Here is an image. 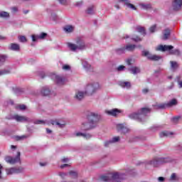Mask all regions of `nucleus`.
<instances>
[{
  "label": "nucleus",
  "mask_w": 182,
  "mask_h": 182,
  "mask_svg": "<svg viewBox=\"0 0 182 182\" xmlns=\"http://www.w3.org/2000/svg\"><path fill=\"white\" fill-rule=\"evenodd\" d=\"M87 122H83L81 126L82 130L85 132L92 130L97 127V123L102 120V115L97 112H89L86 116Z\"/></svg>",
  "instance_id": "obj_1"
},
{
  "label": "nucleus",
  "mask_w": 182,
  "mask_h": 182,
  "mask_svg": "<svg viewBox=\"0 0 182 182\" xmlns=\"http://www.w3.org/2000/svg\"><path fill=\"white\" fill-rule=\"evenodd\" d=\"M75 43L76 44H73L72 43H68V46L70 50H72L73 52H76V50H85V49L87 48V46L85 43L83 37H77V38H75Z\"/></svg>",
  "instance_id": "obj_2"
},
{
  "label": "nucleus",
  "mask_w": 182,
  "mask_h": 182,
  "mask_svg": "<svg viewBox=\"0 0 182 182\" xmlns=\"http://www.w3.org/2000/svg\"><path fill=\"white\" fill-rule=\"evenodd\" d=\"M151 109L150 108H142L137 113H132L129 115V119H132L133 120H139V122H143V119L146 117L148 113H150Z\"/></svg>",
  "instance_id": "obj_3"
},
{
  "label": "nucleus",
  "mask_w": 182,
  "mask_h": 182,
  "mask_svg": "<svg viewBox=\"0 0 182 182\" xmlns=\"http://www.w3.org/2000/svg\"><path fill=\"white\" fill-rule=\"evenodd\" d=\"M172 159L170 157L159 158L155 157L151 160L146 161L148 166H152V167H159L160 164H164V163H171Z\"/></svg>",
  "instance_id": "obj_4"
},
{
  "label": "nucleus",
  "mask_w": 182,
  "mask_h": 182,
  "mask_svg": "<svg viewBox=\"0 0 182 182\" xmlns=\"http://www.w3.org/2000/svg\"><path fill=\"white\" fill-rule=\"evenodd\" d=\"M174 49V47L173 46H167V45H160L158 47L156 48V50H160L161 52H166V50H170L169 53L171 55H176V56H180L181 55V53L180 52V50L178 49Z\"/></svg>",
  "instance_id": "obj_5"
},
{
  "label": "nucleus",
  "mask_w": 182,
  "mask_h": 182,
  "mask_svg": "<svg viewBox=\"0 0 182 182\" xmlns=\"http://www.w3.org/2000/svg\"><path fill=\"white\" fill-rule=\"evenodd\" d=\"M99 89H100V85H99L97 82L89 84L85 87V95H88V96H92V95L96 93Z\"/></svg>",
  "instance_id": "obj_6"
},
{
  "label": "nucleus",
  "mask_w": 182,
  "mask_h": 182,
  "mask_svg": "<svg viewBox=\"0 0 182 182\" xmlns=\"http://www.w3.org/2000/svg\"><path fill=\"white\" fill-rule=\"evenodd\" d=\"M4 160L6 163H8L9 164H16V163H19V161H21V152L18 151L15 158L6 156L4 157Z\"/></svg>",
  "instance_id": "obj_7"
},
{
  "label": "nucleus",
  "mask_w": 182,
  "mask_h": 182,
  "mask_svg": "<svg viewBox=\"0 0 182 182\" xmlns=\"http://www.w3.org/2000/svg\"><path fill=\"white\" fill-rule=\"evenodd\" d=\"M7 176H12V174H19L23 173V167H12L6 168Z\"/></svg>",
  "instance_id": "obj_8"
},
{
  "label": "nucleus",
  "mask_w": 182,
  "mask_h": 182,
  "mask_svg": "<svg viewBox=\"0 0 182 182\" xmlns=\"http://www.w3.org/2000/svg\"><path fill=\"white\" fill-rule=\"evenodd\" d=\"M14 120H16L17 122H20V123H25V122H32V120L27 117H25V116H21V115H18V114H16L14 116L12 117V118Z\"/></svg>",
  "instance_id": "obj_9"
},
{
  "label": "nucleus",
  "mask_w": 182,
  "mask_h": 182,
  "mask_svg": "<svg viewBox=\"0 0 182 182\" xmlns=\"http://www.w3.org/2000/svg\"><path fill=\"white\" fill-rule=\"evenodd\" d=\"M142 55L143 56H146L149 60H160V59H161V56L156 55H151L147 50H143L142 51Z\"/></svg>",
  "instance_id": "obj_10"
},
{
  "label": "nucleus",
  "mask_w": 182,
  "mask_h": 182,
  "mask_svg": "<svg viewBox=\"0 0 182 182\" xmlns=\"http://www.w3.org/2000/svg\"><path fill=\"white\" fill-rule=\"evenodd\" d=\"M46 36H48V33H41L40 34H38V35H32L31 39H32L33 42H38V41H39V40L43 41V39H45V38H46Z\"/></svg>",
  "instance_id": "obj_11"
},
{
  "label": "nucleus",
  "mask_w": 182,
  "mask_h": 182,
  "mask_svg": "<svg viewBox=\"0 0 182 182\" xmlns=\"http://www.w3.org/2000/svg\"><path fill=\"white\" fill-rule=\"evenodd\" d=\"M117 132H119V133H122V134H127V133L130 132V129L123 124H117Z\"/></svg>",
  "instance_id": "obj_12"
},
{
  "label": "nucleus",
  "mask_w": 182,
  "mask_h": 182,
  "mask_svg": "<svg viewBox=\"0 0 182 182\" xmlns=\"http://www.w3.org/2000/svg\"><path fill=\"white\" fill-rule=\"evenodd\" d=\"M182 6V0H173L172 8L173 11H180Z\"/></svg>",
  "instance_id": "obj_13"
},
{
  "label": "nucleus",
  "mask_w": 182,
  "mask_h": 182,
  "mask_svg": "<svg viewBox=\"0 0 182 182\" xmlns=\"http://www.w3.org/2000/svg\"><path fill=\"white\" fill-rule=\"evenodd\" d=\"M52 79H54L57 85H63L65 83V79L60 75H53Z\"/></svg>",
  "instance_id": "obj_14"
},
{
  "label": "nucleus",
  "mask_w": 182,
  "mask_h": 182,
  "mask_svg": "<svg viewBox=\"0 0 182 182\" xmlns=\"http://www.w3.org/2000/svg\"><path fill=\"white\" fill-rule=\"evenodd\" d=\"M9 49L14 52H19L21 50V46L18 43H12L9 46Z\"/></svg>",
  "instance_id": "obj_15"
},
{
  "label": "nucleus",
  "mask_w": 182,
  "mask_h": 182,
  "mask_svg": "<svg viewBox=\"0 0 182 182\" xmlns=\"http://www.w3.org/2000/svg\"><path fill=\"white\" fill-rule=\"evenodd\" d=\"M153 107L155 110H164V109H167L166 103H156L153 105Z\"/></svg>",
  "instance_id": "obj_16"
},
{
  "label": "nucleus",
  "mask_w": 182,
  "mask_h": 182,
  "mask_svg": "<svg viewBox=\"0 0 182 182\" xmlns=\"http://www.w3.org/2000/svg\"><path fill=\"white\" fill-rule=\"evenodd\" d=\"M105 113H107V114H109V116L116 117L117 116V114H119L120 110H119L118 109H112L111 110L105 111Z\"/></svg>",
  "instance_id": "obj_17"
},
{
  "label": "nucleus",
  "mask_w": 182,
  "mask_h": 182,
  "mask_svg": "<svg viewBox=\"0 0 182 182\" xmlns=\"http://www.w3.org/2000/svg\"><path fill=\"white\" fill-rule=\"evenodd\" d=\"M119 86H121V87H123L124 89H130L132 87V84L130 82H124V81H119L118 82Z\"/></svg>",
  "instance_id": "obj_18"
},
{
  "label": "nucleus",
  "mask_w": 182,
  "mask_h": 182,
  "mask_svg": "<svg viewBox=\"0 0 182 182\" xmlns=\"http://www.w3.org/2000/svg\"><path fill=\"white\" fill-rule=\"evenodd\" d=\"M82 65L83 68L87 70V72H90L92 70V65L85 60H82Z\"/></svg>",
  "instance_id": "obj_19"
},
{
  "label": "nucleus",
  "mask_w": 182,
  "mask_h": 182,
  "mask_svg": "<svg viewBox=\"0 0 182 182\" xmlns=\"http://www.w3.org/2000/svg\"><path fill=\"white\" fill-rule=\"evenodd\" d=\"M171 70L172 72H176L178 68H180V65L177 61H170Z\"/></svg>",
  "instance_id": "obj_20"
},
{
  "label": "nucleus",
  "mask_w": 182,
  "mask_h": 182,
  "mask_svg": "<svg viewBox=\"0 0 182 182\" xmlns=\"http://www.w3.org/2000/svg\"><path fill=\"white\" fill-rule=\"evenodd\" d=\"M128 70L130 73H132V75H137V73H140L141 72L140 68L136 66L128 68Z\"/></svg>",
  "instance_id": "obj_21"
},
{
  "label": "nucleus",
  "mask_w": 182,
  "mask_h": 182,
  "mask_svg": "<svg viewBox=\"0 0 182 182\" xmlns=\"http://www.w3.org/2000/svg\"><path fill=\"white\" fill-rule=\"evenodd\" d=\"M85 95H86V93L82 91H78L75 93V98L76 100H82L85 97Z\"/></svg>",
  "instance_id": "obj_22"
},
{
  "label": "nucleus",
  "mask_w": 182,
  "mask_h": 182,
  "mask_svg": "<svg viewBox=\"0 0 182 182\" xmlns=\"http://www.w3.org/2000/svg\"><path fill=\"white\" fill-rule=\"evenodd\" d=\"M63 31L65 33H72L75 31V27L73 26L67 25L63 27Z\"/></svg>",
  "instance_id": "obj_23"
},
{
  "label": "nucleus",
  "mask_w": 182,
  "mask_h": 182,
  "mask_svg": "<svg viewBox=\"0 0 182 182\" xmlns=\"http://www.w3.org/2000/svg\"><path fill=\"white\" fill-rule=\"evenodd\" d=\"M178 103V102H177V100L173 98L171 100H170L169 102L166 103V108L167 107H173V106H177Z\"/></svg>",
  "instance_id": "obj_24"
},
{
  "label": "nucleus",
  "mask_w": 182,
  "mask_h": 182,
  "mask_svg": "<svg viewBox=\"0 0 182 182\" xmlns=\"http://www.w3.org/2000/svg\"><path fill=\"white\" fill-rule=\"evenodd\" d=\"M95 6L91 5L87 8L85 14H87V15H93L95 14Z\"/></svg>",
  "instance_id": "obj_25"
},
{
  "label": "nucleus",
  "mask_w": 182,
  "mask_h": 182,
  "mask_svg": "<svg viewBox=\"0 0 182 182\" xmlns=\"http://www.w3.org/2000/svg\"><path fill=\"white\" fill-rule=\"evenodd\" d=\"M0 18H1V19H9L11 15L7 11H0Z\"/></svg>",
  "instance_id": "obj_26"
},
{
  "label": "nucleus",
  "mask_w": 182,
  "mask_h": 182,
  "mask_svg": "<svg viewBox=\"0 0 182 182\" xmlns=\"http://www.w3.org/2000/svg\"><path fill=\"white\" fill-rule=\"evenodd\" d=\"M41 95H43V96H49V95H50V90L49 87H43L41 89Z\"/></svg>",
  "instance_id": "obj_27"
},
{
  "label": "nucleus",
  "mask_w": 182,
  "mask_h": 182,
  "mask_svg": "<svg viewBox=\"0 0 182 182\" xmlns=\"http://www.w3.org/2000/svg\"><path fill=\"white\" fill-rule=\"evenodd\" d=\"M139 6L141 9H144L145 11H148V9H151V4H150L141 3L139 4Z\"/></svg>",
  "instance_id": "obj_28"
},
{
  "label": "nucleus",
  "mask_w": 182,
  "mask_h": 182,
  "mask_svg": "<svg viewBox=\"0 0 182 182\" xmlns=\"http://www.w3.org/2000/svg\"><path fill=\"white\" fill-rule=\"evenodd\" d=\"M168 36H170V29L166 28L164 30V36L162 39L164 41H167V39H168Z\"/></svg>",
  "instance_id": "obj_29"
},
{
  "label": "nucleus",
  "mask_w": 182,
  "mask_h": 182,
  "mask_svg": "<svg viewBox=\"0 0 182 182\" xmlns=\"http://www.w3.org/2000/svg\"><path fill=\"white\" fill-rule=\"evenodd\" d=\"M136 49V45L129 44L125 47V50H128L129 52H132Z\"/></svg>",
  "instance_id": "obj_30"
},
{
  "label": "nucleus",
  "mask_w": 182,
  "mask_h": 182,
  "mask_svg": "<svg viewBox=\"0 0 182 182\" xmlns=\"http://www.w3.org/2000/svg\"><path fill=\"white\" fill-rule=\"evenodd\" d=\"M11 90L14 93H15V95H21V93H22V92H23V90H22V89H21L19 87H13L11 88Z\"/></svg>",
  "instance_id": "obj_31"
},
{
  "label": "nucleus",
  "mask_w": 182,
  "mask_h": 182,
  "mask_svg": "<svg viewBox=\"0 0 182 182\" xmlns=\"http://www.w3.org/2000/svg\"><path fill=\"white\" fill-rule=\"evenodd\" d=\"M50 124H53V126H58L60 129H63V127H65V124H60V122L56 121L51 120Z\"/></svg>",
  "instance_id": "obj_32"
},
{
  "label": "nucleus",
  "mask_w": 182,
  "mask_h": 182,
  "mask_svg": "<svg viewBox=\"0 0 182 182\" xmlns=\"http://www.w3.org/2000/svg\"><path fill=\"white\" fill-rule=\"evenodd\" d=\"M136 29L137 32H139V33H141V35L145 36L146 30L144 29V27L137 26Z\"/></svg>",
  "instance_id": "obj_33"
},
{
  "label": "nucleus",
  "mask_w": 182,
  "mask_h": 182,
  "mask_svg": "<svg viewBox=\"0 0 182 182\" xmlns=\"http://www.w3.org/2000/svg\"><path fill=\"white\" fill-rule=\"evenodd\" d=\"M125 5L129 9H132L133 11H137V8H136V6H134V5L130 3V1H129V0L127 1V4Z\"/></svg>",
  "instance_id": "obj_34"
},
{
  "label": "nucleus",
  "mask_w": 182,
  "mask_h": 182,
  "mask_svg": "<svg viewBox=\"0 0 182 182\" xmlns=\"http://www.w3.org/2000/svg\"><path fill=\"white\" fill-rule=\"evenodd\" d=\"M172 133H170L167 131L162 132L159 134L160 137H168V136H171Z\"/></svg>",
  "instance_id": "obj_35"
},
{
  "label": "nucleus",
  "mask_w": 182,
  "mask_h": 182,
  "mask_svg": "<svg viewBox=\"0 0 182 182\" xmlns=\"http://www.w3.org/2000/svg\"><path fill=\"white\" fill-rule=\"evenodd\" d=\"M28 137H31L30 134H26L22 136H18L16 137V140H25L26 139H28Z\"/></svg>",
  "instance_id": "obj_36"
},
{
  "label": "nucleus",
  "mask_w": 182,
  "mask_h": 182,
  "mask_svg": "<svg viewBox=\"0 0 182 182\" xmlns=\"http://www.w3.org/2000/svg\"><path fill=\"white\" fill-rule=\"evenodd\" d=\"M180 119H181V116L173 117L171 119V122H172V123H174L175 124H176V123H178Z\"/></svg>",
  "instance_id": "obj_37"
},
{
  "label": "nucleus",
  "mask_w": 182,
  "mask_h": 182,
  "mask_svg": "<svg viewBox=\"0 0 182 182\" xmlns=\"http://www.w3.org/2000/svg\"><path fill=\"white\" fill-rule=\"evenodd\" d=\"M125 51H126V48L124 47L120 48L116 50V52L118 55H122V53H124Z\"/></svg>",
  "instance_id": "obj_38"
},
{
  "label": "nucleus",
  "mask_w": 182,
  "mask_h": 182,
  "mask_svg": "<svg viewBox=\"0 0 182 182\" xmlns=\"http://www.w3.org/2000/svg\"><path fill=\"white\" fill-rule=\"evenodd\" d=\"M6 60V55H0V66Z\"/></svg>",
  "instance_id": "obj_39"
},
{
  "label": "nucleus",
  "mask_w": 182,
  "mask_h": 182,
  "mask_svg": "<svg viewBox=\"0 0 182 182\" xmlns=\"http://www.w3.org/2000/svg\"><path fill=\"white\" fill-rule=\"evenodd\" d=\"M181 76H180V75H178L176 77V82H178V85L180 88L182 87V81L181 80Z\"/></svg>",
  "instance_id": "obj_40"
},
{
  "label": "nucleus",
  "mask_w": 182,
  "mask_h": 182,
  "mask_svg": "<svg viewBox=\"0 0 182 182\" xmlns=\"http://www.w3.org/2000/svg\"><path fill=\"white\" fill-rule=\"evenodd\" d=\"M69 175L70 176V177H72L73 178H76V177H77V173L75 171H70L69 172Z\"/></svg>",
  "instance_id": "obj_41"
},
{
  "label": "nucleus",
  "mask_w": 182,
  "mask_h": 182,
  "mask_svg": "<svg viewBox=\"0 0 182 182\" xmlns=\"http://www.w3.org/2000/svg\"><path fill=\"white\" fill-rule=\"evenodd\" d=\"M120 141V136H114L111 139V143H117Z\"/></svg>",
  "instance_id": "obj_42"
},
{
  "label": "nucleus",
  "mask_w": 182,
  "mask_h": 182,
  "mask_svg": "<svg viewBox=\"0 0 182 182\" xmlns=\"http://www.w3.org/2000/svg\"><path fill=\"white\" fill-rule=\"evenodd\" d=\"M46 123L48 122L43 120H36L34 122V124H46Z\"/></svg>",
  "instance_id": "obj_43"
},
{
  "label": "nucleus",
  "mask_w": 182,
  "mask_h": 182,
  "mask_svg": "<svg viewBox=\"0 0 182 182\" xmlns=\"http://www.w3.org/2000/svg\"><path fill=\"white\" fill-rule=\"evenodd\" d=\"M157 26L156 25L151 26L149 28V32L151 33H154V32H156V29Z\"/></svg>",
  "instance_id": "obj_44"
},
{
  "label": "nucleus",
  "mask_w": 182,
  "mask_h": 182,
  "mask_svg": "<svg viewBox=\"0 0 182 182\" xmlns=\"http://www.w3.org/2000/svg\"><path fill=\"white\" fill-rule=\"evenodd\" d=\"M126 69V66L124 65H119L117 68V72H123Z\"/></svg>",
  "instance_id": "obj_45"
},
{
  "label": "nucleus",
  "mask_w": 182,
  "mask_h": 182,
  "mask_svg": "<svg viewBox=\"0 0 182 182\" xmlns=\"http://www.w3.org/2000/svg\"><path fill=\"white\" fill-rule=\"evenodd\" d=\"M82 137L84 138V139H86L87 140V139H92V134H83V135H82Z\"/></svg>",
  "instance_id": "obj_46"
},
{
  "label": "nucleus",
  "mask_w": 182,
  "mask_h": 182,
  "mask_svg": "<svg viewBox=\"0 0 182 182\" xmlns=\"http://www.w3.org/2000/svg\"><path fill=\"white\" fill-rule=\"evenodd\" d=\"M9 73V70H0V76H3V75H8Z\"/></svg>",
  "instance_id": "obj_47"
},
{
  "label": "nucleus",
  "mask_w": 182,
  "mask_h": 182,
  "mask_svg": "<svg viewBox=\"0 0 182 182\" xmlns=\"http://www.w3.org/2000/svg\"><path fill=\"white\" fill-rule=\"evenodd\" d=\"M10 9L11 11V14H16V12H18V7H16V6L11 7Z\"/></svg>",
  "instance_id": "obj_48"
},
{
  "label": "nucleus",
  "mask_w": 182,
  "mask_h": 182,
  "mask_svg": "<svg viewBox=\"0 0 182 182\" xmlns=\"http://www.w3.org/2000/svg\"><path fill=\"white\" fill-rule=\"evenodd\" d=\"M18 40L20 42L25 43V42H26V37H25L23 36H21L18 37Z\"/></svg>",
  "instance_id": "obj_49"
},
{
  "label": "nucleus",
  "mask_w": 182,
  "mask_h": 182,
  "mask_svg": "<svg viewBox=\"0 0 182 182\" xmlns=\"http://www.w3.org/2000/svg\"><path fill=\"white\" fill-rule=\"evenodd\" d=\"M171 180L172 181L177 180V174H176L175 173H172L171 176Z\"/></svg>",
  "instance_id": "obj_50"
},
{
  "label": "nucleus",
  "mask_w": 182,
  "mask_h": 182,
  "mask_svg": "<svg viewBox=\"0 0 182 182\" xmlns=\"http://www.w3.org/2000/svg\"><path fill=\"white\" fill-rule=\"evenodd\" d=\"M83 134H84V133L77 132V133L74 134L73 136L75 137H83Z\"/></svg>",
  "instance_id": "obj_51"
},
{
  "label": "nucleus",
  "mask_w": 182,
  "mask_h": 182,
  "mask_svg": "<svg viewBox=\"0 0 182 182\" xmlns=\"http://www.w3.org/2000/svg\"><path fill=\"white\" fill-rule=\"evenodd\" d=\"M58 2L60 5H68V0H58Z\"/></svg>",
  "instance_id": "obj_52"
},
{
  "label": "nucleus",
  "mask_w": 182,
  "mask_h": 182,
  "mask_svg": "<svg viewBox=\"0 0 182 182\" xmlns=\"http://www.w3.org/2000/svg\"><path fill=\"white\" fill-rule=\"evenodd\" d=\"M134 139V141H139V140H145V138L141 136H135Z\"/></svg>",
  "instance_id": "obj_53"
},
{
  "label": "nucleus",
  "mask_w": 182,
  "mask_h": 182,
  "mask_svg": "<svg viewBox=\"0 0 182 182\" xmlns=\"http://www.w3.org/2000/svg\"><path fill=\"white\" fill-rule=\"evenodd\" d=\"M132 41L134 42H141V38L139 36H136L135 38H132Z\"/></svg>",
  "instance_id": "obj_54"
},
{
  "label": "nucleus",
  "mask_w": 182,
  "mask_h": 182,
  "mask_svg": "<svg viewBox=\"0 0 182 182\" xmlns=\"http://www.w3.org/2000/svg\"><path fill=\"white\" fill-rule=\"evenodd\" d=\"M63 70H70V65H65L63 66Z\"/></svg>",
  "instance_id": "obj_55"
},
{
  "label": "nucleus",
  "mask_w": 182,
  "mask_h": 182,
  "mask_svg": "<svg viewBox=\"0 0 182 182\" xmlns=\"http://www.w3.org/2000/svg\"><path fill=\"white\" fill-rule=\"evenodd\" d=\"M51 21H57L58 20V16L56 14H52L50 16Z\"/></svg>",
  "instance_id": "obj_56"
},
{
  "label": "nucleus",
  "mask_w": 182,
  "mask_h": 182,
  "mask_svg": "<svg viewBox=\"0 0 182 182\" xmlns=\"http://www.w3.org/2000/svg\"><path fill=\"white\" fill-rule=\"evenodd\" d=\"M68 176V173H63V172H61L59 173V176L61 177L62 178H65V176Z\"/></svg>",
  "instance_id": "obj_57"
},
{
  "label": "nucleus",
  "mask_w": 182,
  "mask_h": 182,
  "mask_svg": "<svg viewBox=\"0 0 182 182\" xmlns=\"http://www.w3.org/2000/svg\"><path fill=\"white\" fill-rule=\"evenodd\" d=\"M166 180V178L163 177V176H160L158 178V181L159 182H164Z\"/></svg>",
  "instance_id": "obj_58"
},
{
  "label": "nucleus",
  "mask_w": 182,
  "mask_h": 182,
  "mask_svg": "<svg viewBox=\"0 0 182 182\" xmlns=\"http://www.w3.org/2000/svg\"><path fill=\"white\" fill-rule=\"evenodd\" d=\"M109 144H112V141L109 140V141H107L105 142V147H109Z\"/></svg>",
  "instance_id": "obj_59"
},
{
  "label": "nucleus",
  "mask_w": 182,
  "mask_h": 182,
  "mask_svg": "<svg viewBox=\"0 0 182 182\" xmlns=\"http://www.w3.org/2000/svg\"><path fill=\"white\" fill-rule=\"evenodd\" d=\"M82 5H83V1H77L75 4V6H82Z\"/></svg>",
  "instance_id": "obj_60"
},
{
  "label": "nucleus",
  "mask_w": 182,
  "mask_h": 182,
  "mask_svg": "<svg viewBox=\"0 0 182 182\" xmlns=\"http://www.w3.org/2000/svg\"><path fill=\"white\" fill-rule=\"evenodd\" d=\"M19 109L20 110H25V109H26V106H25V105H19Z\"/></svg>",
  "instance_id": "obj_61"
},
{
  "label": "nucleus",
  "mask_w": 182,
  "mask_h": 182,
  "mask_svg": "<svg viewBox=\"0 0 182 182\" xmlns=\"http://www.w3.org/2000/svg\"><path fill=\"white\" fill-rule=\"evenodd\" d=\"M126 63L130 66V65H132V59H127L126 60Z\"/></svg>",
  "instance_id": "obj_62"
},
{
  "label": "nucleus",
  "mask_w": 182,
  "mask_h": 182,
  "mask_svg": "<svg viewBox=\"0 0 182 182\" xmlns=\"http://www.w3.org/2000/svg\"><path fill=\"white\" fill-rule=\"evenodd\" d=\"M63 163H68L69 159L68 158H64L61 160Z\"/></svg>",
  "instance_id": "obj_63"
},
{
  "label": "nucleus",
  "mask_w": 182,
  "mask_h": 182,
  "mask_svg": "<svg viewBox=\"0 0 182 182\" xmlns=\"http://www.w3.org/2000/svg\"><path fill=\"white\" fill-rule=\"evenodd\" d=\"M142 92L146 95V93H149V89L144 88L142 90Z\"/></svg>",
  "instance_id": "obj_64"
}]
</instances>
